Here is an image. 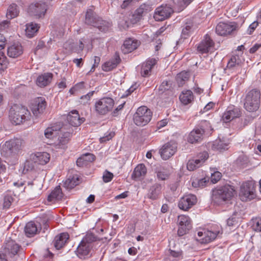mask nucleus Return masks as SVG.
Wrapping results in <instances>:
<instances>
[{
    "label": "nucleus",
    "mask_w": 261,
    "mask_h": 261,
    "mask_svg": "<svg viewBox=\"0 0 261 261\" xmlns=\"http://www.w3.org/2000/svg\"><path fill=\"white\" fill-rule=\"evenodd\" d=\"M39 28V27L37 23L31 22L27 24L25 28L26 36L30 38L33 37L38 31Z\"/></svg>",
    "instance_id": "nucleus-44"
},
{
    "label": "nucleus",
    "mask_w": 261,
    "mask_h": 261,
    "mask_svg": "<svg viewBox=\"0 0 261 261\" xmlns=\"http://www.w3.org/2000/svg\"><path fill=\"white\" fill-rule=\"evenodd\" d=\"M238 28V24L235 22H220L216 27L215 31L220 36H226L231 34Z\"/></svg>",
    "instance_id": "nucleus-9"
},
{
    "label": "nucleus",
    "mask_w": 261,
    "mask_h": 261,
    "mask_svg": "<svg viewBox=\"0 0 261 261\" xmlns=\"http://www.w3.org/2000/svg\"><path fill=\"white\" fill-rule=\"evenodd\" d=\"M111 24L105 20H102L101 18H99L94 27L97 28L100 31L102 32H106L109 30Z\"/></svg>",
    "instance_id": "nucleus-45"
},
{
    "label": "nucleus",
    "mask_w": 261,
    "mask_h": 261,
    "mask_svg": "<svg viewBox=\"0 0 261 261\" xmlns=\"http://www.w3.org/2000/svg\"><path fill=\"white\" fill-rule=\"evenodd\" d=\"M114 135L115 133L113 131L107 132L103 137L100 138L99 141L100 143L106 142L112 139V138L114 137Z\"/></svg>",
    "instance_id": "nucleus-57"
},
{
    "label": "nucleus",
    "mask_w": 261,
    "mask_h": 261,
    "mask_svg": "<svg viewBox=\"0 0 261 261\" xmlns=\"http://www.w3.org/2000/svg\"><path fill=\"white\" fill-rule=\"evenodd\" d=\"M114 105V100L109 97L101 98L95 102L94 110L101 115H104L112 111Z\"/></svg>",
    "instance_id": "nucleus-7"
},
{
    "label": "nucleus",
    "mask_w": 261,
    "mask_h": 261,
    "mask_svg": "<svg viewBox=\"0 0 261 261\" xmlns=\"http://www.w3.org/2000/svg\"><path fill=\"white\" fill-rule=\"evenodd\" d=\"M173 12V8L170 5H162L155 9L153 18L157 21H163L170 17Z\"/></svg>",
    "instance_id": "nucleus-10"
},
{
    "label": "nucleus",
    "mask_w": 261,
    "mask_h": 261,
    "mask_svg": "<svg viewBox=\"0 0 261 261\" xmlns=\"http://www.w3.org/2000/svg\"><path fill=\"white\" fill-rule=\"evenodd\" d=\"M99 17L96 15L92 9L87 10L85 15V23L88 25L94 27L97 19Z\"/></svg>",
    "instance_id": "nucleus-40"
},
{
    "label": "nucleus",
    "mask_w": 261,
    "mask_h": 261,
    "mask_svg": "<svg viewBox=\"0 0 261 261\" xmlns=\"http://www.w3.org/2000/svg\"><path fill=\"white\" fill-rule=\"evenodd\" d=\"M169 173L165 169H161L156 172V176L159 180H164L169 177Z\"/></svg>",
    "instance_id": "nucleus-54"
},
{
    "label": "nucleus",
    "mask_w": 261,
    "mask_h": 261,
    "mask_svg": "<svg viewBox=\"0 0 261 261\" xmlns=\"http://www.w3.org/2000/svg\"><path fill=\"white\" fill-rule=\"evenodd\" d=\"M260 91L257 89L249 91L246 95L244 106L246 111L252 112L256 111L260 105Z\"/></svg>",
    "instance_id": "nucleus-3"
},
{
    "label": "nucleus",
    "mask_w": 261,
    "mask_h": 261,
    "mask_svg": "<svg viewBox=\"0 0 261 261\" xmlns=\"http://www.w3.org/2000/svg\"><path fill=\"white\" fill-rule=\"evenodd\" d=\"M240 215L234 212L232 215L227 220V225L228 226H236L238 225Z\"/></svg>",
    "instance_id": "nucleus-53"
},
{
    "label": "nucleus",
    "mask_w": 261,
    "mask_h": 261,
    "mask_svg": "<svg viewBox=\"0 0 261 261\" xmlns=\"http://www.w3.org/2000/svg\"><path fill=\"white\" fill-rule=\"evenodd\" d=\"M235 190L233 186L229 185L218 186L213 190L212 199L217 204L228 201L233 196Z\"/></svg>",
    "instance_id": "nucleus-1"
},
{
    "label": "nucleus",
    "mask_w": 261,
    "mask_h": 261,
    "mask_svg": "<svg viewBox=\"0 0 261 261\" xmlns=\"http://www.w3.org/2000/svg\"><path fill=\"white\" fill-rule=\"evenodd\" d=\"M72 134V128H66L65 126H61V128L57 134V140L55 144L58 148H65L70 140Z\"/></svg>",
    "instance_id": "nucleus-8"
},
{
    "label": "nucleus",
    "mask_w": 261,
    "mask_h": 261,
    "mask_svg": "<svg viewBox=\"0 0 261 261\" xmlns=\"http://www.w3.org/2000/svg\"><path fill=\"white\" fill-rule=\"evenodd\" d=\"M100 60V59L99 57H96V56L94 57V63H93L90 70L89 71V73L93 72L94 71L95 67L98 66V65L99 63Z\"/></svg>",
    "instance_id": "nucleus-64"
},
{
    "label": "nucleus",
    "mask_w": 261,
    "mask_h": 261,
    "mask_svg": "<svg viewBox=\"0 0 261 261\" xmlns=\"http://www.w3.org/2000/svg\"><path fill=\"white\" fill-rule=\"evenodd\" d=\"M48 50V47L45 45V42L40 40L34 50V53L37 56H41L45 54Z\"/></svg>",
    "instance_id": "nucleus-43"
},
{
    "label": "nucleus",
    "mask_w": 261,
    "mask_h": 261,
    "mask_svg": "<svg viewBox=\"0 0 261 261\" xmlns=\"http://www.w3.org/2000/svg\"><path fill=\"white\" fill-rule=\"evenodd\" d=\"M222 174L219 171L215 172L213 173H212L211 175V181L213 184L216 183L218 180H219L221 177Z\"/></svg>",
    "instance_id": "nucleus-59"
},
{
    "label": "nucleus",
    "mask_w": 261,
    "mask_h": 261,
    "mask_svg": "<svg viewBox=\"0 0 261 261\" xmlns=\"http://www.w3.org/2000/svg\"><path fill=\"white\" fill-rule=\"evenodd\" d=\"M92 247V246H88L81 242L76 248V255L81 258H85L89 255Z\"/></svg>",
    "instance_id": "nucleus-32"
},
{
    "label": "nucleus",
    "mask_w": 261,
    "mask_h": 261,
    "mask_svg": "<svg viewBox=\"0 0 261 261\" xmlns=\"http://www.w3.org/2000/svg\"><path fill=\"white\" fill-rule=\"evenodd\" d=\"M23 53V48L19 43H14L8 47L7 54L11 58H17Z\"/></svg>",
    "instance_id": "nucleus-23"
},
{
    "label": "nucleus",
    "mask_w": 261,
    "mask_h": 261,
    "mask_svg": "<svg viewBox=\"0 0 261 261\" xmlns=\"http://www.w3.org/2000/svg\"><path fill=\"white\" fill-rule=\"evenodd\" d=\"M46 106L45 100L43 97H37L31 103V109L35 116L42 113Z\"/></svg>",
    "instance_id": "nucleus-18"
},
{
    "label": "nucleus",
    "mask_w": 261,
    "mask_h": 261,
    "mask_svg": "<svg viewBox=\"0 0 261 261\" xmlns=\"http://www.w3.org/2000/svg\"><path fill=\"white\" fill-rule=\"evenodd\" d=\"M229 141L226 138H223L222 139L219 138L214 142L212 148L214 150L222 151L228 148Z\"/></svg>",
    "instance_id": "nucleus-33"
},
{
    "label": "nucleus",
    "mask_w": 261,
    "mask_h": 261,
    "mask_svg": "<svg viewBox=\"0 0 261 261\" xmlns=\"http://www.w3.org/2000/svg\"><path fill=\"white\" fill-rule=\"evenodd\" d=\"M50 154L46 152H38L35 153L33 156V160L34 163L44 165L50 160Z\"/></svg>",
    "instance_id": "nucleus-26"
},
{
    "label": "nucleus",
    "mask_w": 261,
    "mask_h": 261,
    "mask_svg": "<svg viewBox=\"0 0 261 261\" xmlns=\"http://www.w3.org/2000/svg\"><path fill=\"white\" fill-rule=\"evenodd\" d=\"M194 0H172L174 11L179 13L183 11Z\"/></svg>",
    "instance_id": "nucleus-34"
},
{
    "label": "nucleus",
    "mask_w": 261,
    "mask_h": 261,
    "mask_svg": "<svg viewBox=\"0 0 261 261\" xmlns=\"http://www.w3.org/2000/svg\"><path fill=\"white\" fill-rule=\"evenodd\" d=\"M84 43L85 41L84 38L79 41V44L72 40H69L64 44V47L70 51L79 53L83 50L85 45Z\"/></svg>",
    "instance_id": "nucleus-20"
},
{
    "label": "nucleus",
    "mask_w": 261,
    "mask_h": 261,
    "mask_svg": "<svg viewBox=\"0 0 261 261\" xmlns=\"http://www.w3.org/2000/svg\"><path fill=\"white\" fill-rule=\"evenodd\" d=\"M61 124L60 123H57L54 125L46 128L44 130V135L47 139H53L56 138L59 131L61 128Z\"/></svg>",
    "instance_id": "nucleus-30"
},
{
    "label": "nucleus",
    "mask_w": 261,
    "mask_h": 261,
    "mask_svg": "<svg viewBox=\"0 0 261 261\" xmlns=\"http://www.w3.org/2000/svg\"><path fill=\"white\" fill-rule=\"evenodd\" d=\"M94 93L95 91H92L88 92L87 94L82 96L81 97V102L84 105L89 104V102Z\"/></svg>",
    "instance_id": "nucleus-56"
},
{
    "label": "nucleus",
    "mask_w": 261,
    "mask_h": 261,
    "mask_svg": "<svg viewBox=\"0 0 261 261\" xmlns=\"http://www.w3.org/2000/svg\"><path fill=\"white\" fill-rule=\"evenodd\" d=\"M146 172L147 169L145 166L143 164H140L135 168L132 174V177L135 180L143 178Z\"/></svg>",
    "instance_id": "nucleus-36"
},
{
    "label": "nucleus",
    "mask_w": 261,
    "mask_h": 261,
    "mask_svg": "<svg viewBox=\"0 0 261 261\" xmlns=\"http://www.w3.org/2000/svg\"><path fill=\"white\" fill-rule=\"evenodd\" d=\"M18 14L17 6L13 4L9 7L6 14V16L8 19H12L16 17Z\"/></svg>",
    "instance_id": "nucleus-48"
},
{
    "label": "nucleus",
    "mask_w": 261,
    "mask_h": 261,
    "mask_svg": "<svg viewBox=\"0 0 261 261\" xmlns=\"http://www.w3.org/2000/svg\"><path fill=\"white\" fill-rule=\"evenodd\" d=\"M95 155L90 153H87L79 158L76 161L78 166H83L88 162H92L95 160Z\"/></svg>",
    "instance_id": "nucleus-41"
},
{
    "label": "nucleus",
    "mask_w": 261,
    "mask_h": 261,
    "mask_svg": "<svg viewBox=\"0 0 261 261\" xmlns=\"http://www.w3.org/2000/svg\"><path fill=\"white\" fill-rule=\"evenodd\" d=\"M21 141L19 139H11L6 141L3 146V149L8 154H16L21 149Z\"/></svg>",
    "instance_id": "nucleus-14"
},
{
    "label": "nucleus",
    "mask_w": 261,
    "mask_h": 261,
    "mask_svg": "<svg viewBox=\"0 0 261 261\" xmlns=\"http://www.w3.org/2000/svg\"><path fill=\"white\" fill-rule=\"evenodd\" d=\"M157 60L154 58H149L141 65V75L143 77L148 76L151 73L152 67L156 63Z\"/></svg>",
    "instance_id": "nucleus-22"
},
{
    "label": "nucleus",
    "mask_w": 261,
    "mask_h": 261,
    "mask_svg": "<svg viewBox=\"0 0 261 261\" xmlns=\"http://www.w3.org/2000/svg\"><path fill=\"white\" fill-rule=\"evenodd\" d=\"M195 162H194L193 160H190L187 163V169L189 171H193L196 168H198L196 165Z\"/></svg>",
    "instance_id": "nucleus-60"
},
{
    "label": "nucleus",
    "mask_w": 261,
    "mask_h": 261,
    "mask_svg": "<svg viewBox=\"0 0 261 261\" xmlns=\"http://www.w3.org/2000/svg\"><path fill=\"white\" fill-rule=\"evenodd\" d=\"M220 233H222V229L218 225H215L210 229H203L198 231L197 240L200 243L207 244L214 240Z\"/></svg>",
    "instance_id": "nucleus-5"
},
{
    "label": "nucleus",
    "mask_w": 261,
    "mask_h": 261,
    "mask_svg": "<svg viewBox=\"0 0 261 261\" xmlns=\"http://www.w3.org/2000/svg\"><path fill=\"white\" fill-rule=\"evenodd\" d=\"M68 238L69 235L67 233H62L56 236L53 242L55 248L57 250L61 249L65 244Z\"/></svg>",
    "instance_id": "nucleus-35"
},
{
    "label": "nucleus",
    "mask_w": 261,
    "mask_h": 261,
    "mask_svg": "<svg viewBox=\"0 0 261 261\" xmlns=\"http://www.w3.org/2000/svg\"><path fill=\"white\" fill-rule=\"evenodd\" d=\"M170 255L173 257L179 259L181 256V251L180 250H170Z\"/></svg>",
    "instance_id": "nucleus-63"
},
{
    "label": "nucleus",
    "mask_w": 261,
    "mask_h": 261,
    "mask_svg": "<svg viewBox=\"0 0 261 261\" xmlns=\"http://www.w3.org/2000/svg\"><path fill=\"white\" fill-rule=\"evenodd\" d=\"M162 192V186L160 184H155L152 186L147 193V197L151 200L158 199Z\"/></svg>",
    "instance_id": "nucleus-31"
},
{
    "label": "nucleus",
    "mask_w": 261,
    "mask_h": 261,
    "mask_svg": "<svg viewBox=\"0 0 261 261\" xmlns=\"http://www.w3.org/2000/svg\"><path fill=\"white\" fill-rule=\"evenodd\" d=\"M214 49L215 43L207 34L205 35L203 39L197 44V50L201 54L213 52Z\"/></svg>",
    "instance_id": "nucleus-11"
},
{
    "label": "nucleus",
    "mask_w": 261,
    "mask_h": 261,
    "mask_svg": "<svg viewBox=\"0 0 261 261\" xmlns=\"http://www.w3.org/2000/svg\"><path fill=\"white\" fill-rule=\"evenodd\" d=\"M181 37L186 39L189 37L193 32V22L191 20H187L181 26Z\"/></svg>",
    "instance_id": "nucleus-28"
},
{
    "label": "nucleus",
    "mask_w": 261,
    "mask_h": 261,
    "mask_svg": "<svg viewBox=\"0 0 261 261\" xmlns=\"http://www.w3.org/2000/svg\"><path fill=\"white\" fill-rule=\"evenodd\" d=\"M7 246L10 253L13 255L17 253L20 247L18 244L13 241L9 242Z\"/></svg>",
    "instance_id": "nucleus-51"
},
{
    "label": "nucleus",
    "mask_w": 261,
    "mask_h": 261,
    "mask_svg": "<svg viewBox=\"0 0 261 261\" xmlns=\"http://www.w3.org/2000/svg\"><path fill=\"white\" fill-rule=\"evenodd\" d=\"M139 45V42L138 40L133 38H128L124 41L122 50L124 54H127L136 49Z\"/></svg>",
    "instance_id": "nucleus-25"
},
{
    "label": "nucleus",
    "mask_w": 261,
    "mask_h": 261,
    "mask_svg": "<svg viewBox=\"0 0 261 261\" xmlns=\"http://www.w3.org/2000/svg\"><path fill=\"white\" fill-rule=\"evenodd\" d=\"M258 24V23L257 21H253L252 23H251L247 30L248 34L251 35L252 32L255 30Z\"/></svg>",
    "instance_id": "nucleus-61"
},
{
    "label": "nucleus",
    "mask_w": 261,
    "mask_h": 261,
    "mask_svg": "<svg viewBox=\"0 0 261 261\" xmlns=\"http://www.w3.org/2000/svg\"><path fill=\"white\" fill-rule=\"evenodd\" d=\"M177 144L175 141H170L165 144L160 150L161 158L165 160L168 159L176 151Z\"/></svg>",
    "instance_id": "nucleus-17"
},
{
    "label": "nucleus",
    "mask_w": 261,
    "mask_h": 261,
    "mask_svg": "<svg viewBox=\"0 0 261 261\" xmlns=\"http://www.w3.org/2000/svg\"><path fill=\"white\" fill-rule=\"evenodd\" d=\"M53 79V74L49 72L44 73L38 76L36 84L40 87H44L49 84Z\"/></svg>",
    "instance_id": "nucleus-29"
},
{
    "label": "nucleus",
    "mask_w": 261,
    "mask_h": 261,
    "mask_svg": "<svg viewBox=\"0 0 261 261\" xmlns=\"http://www.w3.org/2000/svg\"><path fill=\"white\" fill-rule=\"evenodd\" d=\"M245 61L243 52H239V54L233 53L232 56L229 60L227 65V68L233 69L234 68L241 66Z\"/></svg>",
    "instance_id": "nucleus-19"
},
{
    "label": "nucleus",
    "mask_w": 261,
    "mask_h": 261,
    "mask_svg": "<svg viewBox=\"0 0 261 261\" xmlns=\"http://www.w3.org/2000/svg\"><path fill=\"white\" fill-rule=\"evenodd\" d=\"M241 116V109L234 105H230L224 112L222 120L225 123L229 122L236 118H239Z\"/></svg>",
    "instance_id": "nucleus-13"
},
{
    "label": "nucleus",
    "mask_w": 261,
    "mask_h": 261,
    "mask_svg": "<svg viewBox=\"0 0 261 261\" xmlns=\"http://www.w3.org/2000/svg\"><path fill=\"white\" fill-rule=\"evenodd\" d=\"M203 136V132L198 127H195L189 134L187 140L190 143L199 142L202 140Z\"/></svg>",
    "instance_id": "nucleus-27"
},
{
    "label": "nucleus",
    "mask_w": 261,
    "mask_h": 261,
    "mask_svg": "<svg viewBox=\"0 0 261 261\" xmlns=\"http://www.w3.org/2000/svg\"><path fill=\"white\" fill-rule=\"evenodd\" d=\"M79 184V177L75 174L70 175L63 182V187L67 190H70Z\"/></svg>",
    "instance_id": "nucleus-38"
},
{
    "label": "nucleus",
    "mask_w": 261,
    "mask_h": 261,
    "mask_svg": "<svg viewBox=\"0 0 261 261\" xmlns=\"http://www.w3.org/2000/svg\"><path fill=\"white\" fill-rule=\"evenodd\" d=\"M40 229L37 224L32 221L29 222L25 225L24 232L28 237L31 238L35 235Z\"/></svg>",
    "instance_id": "nucleus-37"
},
{
    "label": "nucleus",
    "mask_w": 261,
    "mask_h": 261,
    "mask_svg": "<svg viewBox=\"0 0 261 261\" xmlns=\"http://www.w3.org/2000/svg\"><path fill=\"white\" fill-rule=\"evenodd\" d=\"M113 177V174L112 173L106 170L102 176L103 180L105 182H109L111 181Z\"/></svg>",
    "instance_id": "nucleus-58"
},
{
    "label": "nucleus",
    "mask_w": 261,
    "mask_h": 261,
    "mask_svg": "<svg viewBox=\"0 0 261 261\" xmlns=\"http://www.w3.org/2000/svg\"><path fill=\"white\" fill-rule=\"evenodd\" d=\"M196 196L192 194H187L180 198L178 201V207L182 210L187 211L197 202Z\"/></svg>",
    "instance_id": "nucleus-16"
},
{
    "label": "nucleus",
    "mask_w": 261,
    "mask_h": 261,
    "mask_svg": "<svg viewBox=\"0 0 261 261\" xmlns=\"http://www.w3.org/2000/svg\"><path fill=\"white\" fill-rule=\"evenodd\" d=\"M152 112L145 106H141L138 108L134 115V122L138 126H144L151 120Z\"/></svg>",
    "instance_id": "nucleus-6"
},
{
    "label": "nucleus",
    "mask_w": 261,
    "mask_h": 261,
    "mask_svg": "<svg viewBox=\"0 0 261 261\" xmlns=\"http://www.w3.org/2000/svg\"><path fill=\"white\" fill-rule=\"evenodd\" d=\"M189 78V72L188 71H182L176 76V81L179 86H182Z\"/></svg>",
    "instance_id": "nucleus-47"
},
{
    "label": "nucleus",
    "mask_w": 261,
    "mask_h": 261,
    "mask_svg": "<svg viewBox=\"0 0 261 261\" xmlns=\"http://www.w3.org/2000/svg\"><path fill=\"white\" fill-rule=\"evenodd\" d=\"M96 240V237L92 233H87L82 239L81 242L83 244L88 245V246H92V243Z\"/></svg>",
    "instance_id": "nucleus-50"
},
{
    "label": "nucleus",
    "mask_w": 261,
    "mask_h": 261,
    "mask_svg": "<svg viewBox=\"0 0 261 261\" xmlns=\"http://www.w3.org/2000/svg\"><path fill=\"white\" fill-rule=\"evenodd\" d=\"M120 58L117 53H115L114 56L108 61L105 62L102 66V70L108 72L115 68L120 62Z\"/></svg>",
    "instance_id": "nucleus-24"
},
{
    "label": "nucleus",
    "mask_w": 261,
    "mask_h": 261,
    "mask_svg": "<svg viewBox=\"0 0 261 261\" xmlns=\"http://www.w3.org/2000/svg\"><path fill=\"white\" fill-rule=\"evenodd\" d=\"M67 120L68 123L72 126H77L81 125L85 119L81 118L79 112L76 110H72L69 113L67 116Z\"/></svg>",
    "instance_id": "nucleus-21"
},
{
    "label": "nucleus",
    "mask_w": 261,
    "mask_h": 261,
    "mask_svg": "<svg viewBox=\"0 0 261 261\" xmlns=\"http://www.w3.org/2000/svg\"><path fill=\"white\" fill-rule=\"evenodd\" d=\"M63 197V194L61 188L60 186H58L48 196L47 199L49 201H52L54 200H60Z\"/></svg>",
    "instance_id": "nucleus-42"
},
{
    "label": "nucleus",
    "mask_w": 261,
    "mask_h": 261,
    "mask_svg": "<svg viewBox=\"0 0 261 261\" xmlns=\"http://www.w3.org/2000/svg\"><path fill=\"white\" fill-rule=\"evenodd\" d=\"M208 158V154L206 151H203L198 154L196 159H193L195 162L197 167H201Z\"/></svg>",
    "instance_id": "nucleus-46"
},
{
    "label": "nucleus",
    "mask_w": 261,
    "mask_h": 261,
    "mask_svg": "<svg viewBox=\"0 0 261 261\" xmlns=\"http://www.w3.org/2000/svg\"><path fill=\"white\" fill-rule=\"evenodd\" d=\"M197 127L203 130V134L204 133H209L213 129L210 122L206 120L201 121L199 125Z\"/></svg>",
    "instance_id": "nucleus-49"
},
{
    "label": "nucleus",
    "mask_w": 261,
    "mask_h": 261,
    "mask_svg": "<svg viewBox=\"0 0 261 261\" xmlns=\"http://www.w3.org/2000/svg\"><path fill=\"white\" fill-rule=\"evenodd\" d=\"M251 226L252 229L256 232L261 231V218H255L251 219Z\"/></svg>",
    "instance_id": "nucleus-52"
},
{
    "label": "nucleus",
    "mask_w": 261,
    "mask_h": 261,
    "mask_svg": "<svg viewBox=\"0 0 261 261\" xmlns=\"http://www.w3.org/2000/svg\"><path fill=\"white\" fill-rule=\"evenodd\" d=\"M48 9V5L45 2H37L31 4L28 8V12L31 15L37 18L43 17Z\"/></svg>",
    "instance_id": "nucleus-12"
},
{
    "label": "nucleus",
    "mask_w": 261,
    "mask_h": 261,
    "mask_svg": "<svg viewBox=\"0 0 261 261\" xmlns=\"http://www.w3.org/2000/svg\"><path fill=\"white\" fill-rule=\"evenodd\" d=\"M30 113L27 108L21 105L14 104L9 110V118L15 125H19L28 120Z\"/></svg>",
    "instance_id": "nucleus-2"
},
{
    "label": "nucleus",
    "mask_w": 261,
    "mask_h": 261,
    "mask_svg": "<svg viewBox=\"0 0 261 261\" xmlns=\"http://www.w3.org/2000/svg\"><path fill=\"white\" fill-rule=\"evenodd\" d=\"M179 99L184 105L191 103L194 100V95L190 90H184L179 95Z\"/></svg>",
    "instance_id": "nucleus-39"
},
{
    "label": "nucleus",
    "mask_w": 261,
    "mask_h": 261,
    "mask_svg": "<svg viewBox=\"0 0 261 261\" xmlns=\"http://www.w3.org/2000/svg\"><path fill=\"white\" fill-rule=\"evenodd\" d=\"M178 229L177 233L179 236L186 234L192 227L191 219L189 216L181 215L178 217Z\"/></svg>",
    "instance_id": "nucleus-15"
},
{
    "label": "nucleus",
    "mask_w": 261,
    "mask_h": 261,
    "mask_svg": "<svg viewBox=\"0 0 261 261\" xmlns=\"http://www.w3.org/2000/svg\"><path fill=\"white\" fill-rule=\"evenodd\" d=\"M13 201V198L12 195L6 194L4 197V207L6 208H9Z\"/></svg>",
    "instance_id": "nucleus-55"
},
{
    "label": "nucleus",
    "mask_w": 261,
    "mask_h": 261,
    "mask_svg": "<svg viewBox=\"0 0 261 261\" xmlns=\"http://www.w3.org/2000/svg\"><path fill=\"white\" fill-rule=\"evenodd\" d=\"M239 196L242 201H250L256 197L254 183L252 181L244 182L240 186Z\"/></svg>",
    "instance_id": "nucleus-4"
},
{
    "label": "nucleus",
    "mask_w": 261,
    "mask_h": 261,
    "mask_svg": "<svg viewBox=\"0 0 261 261\" xmlns=\"http://www.w3.org/2000/svg\"><path fill=\"white\" fill-rule=\"evenodd\" d=\"M7 170L6 162L0 158V174L6 172Z\"/></svg>",
    "instance_id": "nucleus-62"
}]
</instances>
